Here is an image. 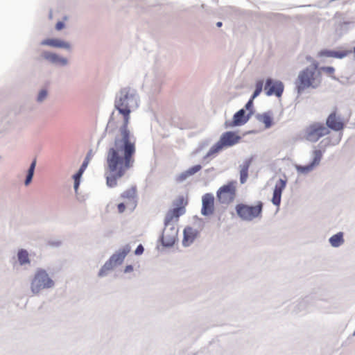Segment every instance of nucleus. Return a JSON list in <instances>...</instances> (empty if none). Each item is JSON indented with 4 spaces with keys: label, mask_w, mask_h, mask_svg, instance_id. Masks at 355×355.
I'll return each mask as SVG.
<instances>
[{
    "label": "nucleus",
    "mask_w": 355,
    "mask_h": 355,
    "mask_svg": "<svg viewBox=\"0 0 355 355\" xmlns=\"http://www.w3.org/2000/svg\"><path fill=\"white\" fill-rule=\"evenodd\" d=\"M140 98L137 91L130 87H122L114 100V109L123 116V123L119 127L120 135L114 139L106 154L105 177L109 188L117 186L118 180L125 174L135 164L136 153L135 139L128 128L130 113L139 107Z\"/></svg>",
    "instance_id": "1"
},
{
    "label": "nucleus",
    "mask_w": 355,
    "mask_h": 355,
    "mask_svg": "<svg viewBox=\"0 0 355 355\" xmlns=\"http://www.w3.org/2000/svg\"><path fill=\"white\" fill-rule=\"evenodd\" d=\"M187 205V201L184 196H179L173 202L174 207L169 209L166 212L164 220V228L158 239L164 248H171L178 241V228L172 220L175 218L178 221L179 218L185 214Z\"/></svg>",
    "instance_id": "2"
},
{
    "label": "nucleus",
    "mask_w": 355,
    "mask_h": 355,
    "mask_svg": "<svg viewBox=\"0 0 355 355\" xmlns=\"http://www.w3.org/2000/svg\"><path fill=\"white\" fill-rule=\"evenodd\" d=\"M241 139L242 137L239 135L237 131L228 130L222 133L218 141L209 148L206 155L202 157L203 165L209 163L208 159L211 155L218 153L223 149L236 145Z\"/></svg>",
    "instance_id": "3"
},
{
    "label": "nucleus",
    "mask_w": 355,
    "mask_h": 355,
    "mask_svg": "<svg viewBox=\"0 0 355 355\" xmlns=\"http://www.w3.org/2000/svg\"><path fill=\"white\" fill-rule=\"evenodd\" d=\"M322 80H316L315 74L309 70V67H305L301 70L294 83L295 90L297 94L295 101L304 90L309 88L317 89L320 86Z\"/></svg>",
    "instance_id": "4"
},
{
    "label": "nucleus",
    "mask_w": 355,
    "mask_h": 355,
    "mask_svg": "<svg viewBox=\"0 0 355 355\" xmlns=\"http://www.w3.org/2000/svg\"><path fill=\"white\" fill-rule=\"evenodd\" d=\"M237 216L243 220L251 221L254 218L261 215L263 211V202L258 201L256 205L245 203H238L235 206Z\"/></svg>",
    "instance_id": "5"
},
{
    "label": "nucleus",
    "mask_w": 355,
    "mask_h": 355,
    "mask_svg": "<svg viewBox=\"0 0 355 355\" xmlns=\"http://www.w3.org/2000/svg\"><path fill=\"white\" fill-rule=\"evenodd\" d=\"M330 133L324 123L321 122H313L308 125L304 130V139L311 143H315L320 138Z\"/></svg>",
    "instance_id": "6"
},
{
    "label": "nucleus",
    "mask_w": 355,
    "mask_h": 355,
    "mask_svg": "<svg viewBox=\"0 0 355 355\" xmlns=\"http://www.w3.org/2000/svg\"><path fill=\"white\" fill-rule=\"evenodd\" d=\"M53 286V281L49 277L46 271L40 270L35 274L31 282V288L34 294H37L42 290L52 288Z\"/></svg>",
    "instance_id": "7"
},
{
    "label": "nucleus",
    "mask_w": 355,
    "mask_h": 355,
    "mask_svg": "<svg viewBox=\"0 0 355 355\" xmlns=\"http://www.w3.org/2000/svg\"><path fill=\"white\" fill-rule=\"evenodd\" d=\"M236 184V181H230L217 190L216 198L220 204L229 205L234 200Z\"/></svg>",
    "instance_id": "8"
},
{
    "label": "nucleus",
    "mask_w": 355,
    "mask_h": 355,
    "mask_svg": "<svg viewBox=\"0 0 355 355\" xmlns=\"http://www.w3.org/2000/svg\"><path fill=\"white\" fill-rule=\"evenodd\" d=\"M162 77L160 74L154 73L145 80L144 87L150 98H153L161 91Z\"/></svg>",
    "instance_id": "9"
},
{
    "label": "nucleus",
    "mask_w": 355,
    "mask_h": 355,
    "mask_svg": "<svg viewBox=\"0 0 355 355\" xmlns=\"http://www.w3.org/2000/svg\"><path fill=\"white\" fill-rule=\"evenodd\" d=\"M284 91V85L282 81L268 77L265 80L264 92L267 96H275L282 97Z\"/></svg>",
    "instance_id": "10"
},
{
    "label": "nucleus",
    "mask_w": 355,
    "mask_h": 355,
    "mask_svg": "<svg viewBox=\"0 0 355 355\" xmlns=\"http://www.w3.org/2000/svg\"><path fill=\"white\" fill-rule=\"evenodd\" d=\"M326 128L329 130H331L335 132H340L338 138L336 140V143L334 145L338 144L341 140L343 132H340L345 128V123L341 119L340 116L336 115V112L335 111L331 112L329 115L327 117L325 121Z\"/></svg>",
    "instance_id": "11"
},
{
    "label": "nucleus",
    "mask_w": 355,
    "mask_h": 355,
    "mask_svg": "<svg viewBox=\"0 0 355 355\" xmlns=\"http://www.w3.org/2000/svg\"><path fill=\"white\" fill-rule=\"evenodd\" d=\"M323 152L321 149H315L312 152V160L306 165L296 164L295 168L298 173L306 175L313 171L315 167L318 166L322 158Z\"/></svg>",
    "instance_id": "12"
},
{
    "label": "nucleus",
    "mask_w": 355,
    "mask_h": 355,
    "mask_svg": "<svg viewBox=\"0 0 355 355\" xmlns=\"http://www.w3.org/2000/svg\"><path fill=\"white\" fill-rule=\"evenodd\" d=\"M251 117L250 114H248L244 110L240 109L233 114L231 120H226L225 121L224 128H232L242 126L247 123Z\"/></svg>",
    "instance_id": "13"
},
{
    "label": "nucleus",
    "mask_w": 355,
    "mask_h": 355,
    "mask_svg": "<svg viewBox=\"0 0 355 355\" xmlns=\"http://www.w3.org/2000/svg\"><path fill=\"white\" fill-rule=\"evenodd\" d=\"M131 247L126 244L116 250L102 266H117L122 264L127 254L130 252Z\"/></svg>",
    "instance_id": "14"
},
{
    "label": "nucleus",
    "mask_w": 355,
    "mask_h": 355,
    "mask_svg": "<svg viewBox=\"0 0 355 355\" xmlns=\"http://www.w3.org/2000/svg\"><path fill=\"white\" fill-rule=\"evenodd\" d=\"M41 57L55 67H64L69 64L67 58L53 51L44 50L41 53Z\"/></svg>",
    "instance_id": "15"
},
{
    "label": "nucleus",
    "mask_w": 355,
    "mask_h": 355,
    "mask_svg": "<svg viewBox=\"0 0 355 355\" xmlns=\"http://www.w3.org/2000/svg\"><path fill=\"white\" fill-rule=\"evenodd\" d=\"M41 46H47L59 49H64L68 52L71 51V44L68 41L58 37H47L40 42Z\"/></svg>",
    "instance_id": "16"
},
{
    "label": "nucleus",
    "mask_w": 355,
    "mask_h": 355,
    "mask_svg": "<svg viewBox=\"0 0 355 355\" xmlns=\"http://www.w3.org/2000/svg\"><path fill=\"white\" fill-rule=\"evenodd\" d=\"M214 196L211 193H206L202 196V216L208 217L214 213Z\"/></svg>",
    "instance_id": "17"
},
{
    "label": "nucleus",
    "mask_w": 355,
    "mask_h": 355,
    "mask_svg": "<svg viewBox=\"0 0 355 355\" xmlns=\"http://www.w3.org/2000/svg\"><path fill=\"white\" fill-rule=\"evenodd\" d=\"M286 184L287 178L285 175L284 178H279L275 183L271 202L276 207H279L281 204L282 192L286 188Z\"/></svg>",
    "instance_id": "18"
},
{
    "label": "nucleus",
    "mask_w": 355,
    "mask_h": 355,
    "mask_svg": "<svg viewBox=\"0 0 355 355\" xmlns=\"http://www.w3.org/2000/svg\"><path fill=\"white\" fill-rule=\"evenodd\" d=\"M351 51L349 50H336L330 49H323L318 51V57L334 58L336 59H343L347 56Z\"/></svg>",
    "instance_id": "19"
},
{
    "label": "nucleus",
    "mask_w": 355,
    "mask_h": 355,
    "mask_svg": "<svg viewBox=\"0 0 355 355\" xmlns=\"http://www.w3.org/2000/svg\"><path fill=\"white\" fill-rule=\"evenodd\" d=\"M198 232L190 226H187L183 230L182 245L188 247L191 245L198 236Z\"/></svg>",
    "instance_id": "20"
},
{
    "label": "nucleus",
    "mask_w": 355,
    "mask_h": 355,
    "mask_svg": "<svg viewBox=\"0 0 355 355\" xmlns=\"http://www.w3.org/2000/svg\"><path fill=\"white\" fill-rule=\"evenodd\" d=\"M202 168V165L198 164L193 165L184 171L182 172L180 175H177L175 178V181L178 183H182L185 181L188 178L195 175L196 173L199 172Z\"/></svg>",
    "instance_id": "21"
},
{
    "label": "nucleus",
    "mask_w": 355,
    "mask_h": 355,
    "mask_svg": "<svg viewBox=\"0 0 355 355\" xmlns=\"http://www.w3.org/2000/svg\"><path fill=\"white\" fill-rule=\"evenodd\" d=\"M256 119L264 125L266 129L270 128L274 124L273 114L270 110L262 114H257Z\"/></svg>",
    "instance_id": "22"
},
{
    "label": "nucleus",
    "mask_w": 355,
    "mask_h": 355,
    "mask_svg": "<svg viewBox=\"0 0 355 355\" xmlns=\"http://www.w3.org/2000/svg\"><path fill=\"white\" fill-rule=\"evenodd\" d=\"M253 161V157L251 156L244 160L242 164L240 165V182L243 184L246 182L248 178L249 168Z\"/></svg>",
    "instance_id": "23"
},
{
    "label": "nucleus",
    "mask_w": 355,
    "mask_h": 355,
    "mask_svg": "<svg viewBox=\"0 0 355 355\" xmlns=\"http://www.w3.org/2000/svg\"><path fill=\"white\" fill-rule=\"evenodd\" d=\"M87 165L82 163L78 170L72 175L73 180V189L76 193H78L80 184L81 183L82 176L87 168Z\"/></svg>",
    "instance_id": "24"
},
{
    "label": "nucleus",
    "mask_w": 355,
    "mask_h": 355,
    "mask_svg": "<svg viewBox=\"0 0 355 355\" xmlns=\"http://www.w3.org/2000/svg\"><path fill=\"white\" fill-rule=\"evenodd\" d=\"M17 259L21 266L31 263L30 254L26 249H18L17 252Z\"/></svg>",
    "instance_id": "25"
},
{
    "label": "nucleus",
    "mask_w": 355,
    "mask_h": 355,
    "mask_svg": "<svg viewBox=\"0 0 355 355\" xmlns=\"http://www.w3.org/2000/svg\"><path fill=\"white\" fill-rule=\"evenodd\" d=\"M344 242V233L343 232H338L329 239V244L334 248L340 247Z\"/></svg>",
    "instance_id": "26"
},
{
    "label": "nucleus",
    "mask_w": 355,
    "mask_h": 355,
    "mask_svg": "<svg viewBox=\"0 0 355 355\" xmlns=\"http://www.w3.org/2000/svg\"><path fill=\"white\" fill-rule=\"evenodd\" d=\"M114 114L115 112L112 111L110 115L108 121L105 126L107 130H110V133H114L118 128L117 121H116L114 119Z\"/></svg>",
    "instance_id": "27"
},
{
    "label": "nucleus",
    "mask_w": 355,
    "mask_h": 355,
    "mask_svg": "<svg viewBox=\"0 0 355 355\" xmlns=\"http://www.w3.org/2000/svg\"><path fill=\"white\" fill-rule=\"evenodd\" d=\"M121 198H127L129 200L137 198V187L132 186L130 189H126L121 194Z\"/></svg>",
    "instance_id": "28"
},
{
    "label": "nucleus",
    "mask_w": 355,
    "mask_h": 355,
    "mask_svg": "<svg viewBox=\"0 0 355 355\" xmlns=\"http://www.w3.org/2000/svg\"><path fill=\"white\" fill-rule=\"evenodd\" d=\"M49 92L46 88H42L41 89L37 94L36 101L37 103H42L48 96Z\"/></svg>",
    "instance_id": "29"
},
{
    "label": "nucleus",
    "mask_w": 355,
    "mask_h": 355,
    "mask_svg": "<svg viewBox=\"0 0 355 355\" xmlns=\"http://www.w3.org/2000/svg\"><path fill=\"white\" fill-rule=\"evenodd\" d=\"M263 83L264 82L262 79H259L255 82V88L252 92L254 95L258 96L260 95L263 91Z\"/></svg>",
    "instance_id": "30"
},
{
    "label": "nucleus",
    "mask_w": 355,
    "mask_h": 355,
    "mask_svg": "<svg viewBox=\"0 0 355 355\" xmlns=\"http://www.w3.org/2000/svg\"><path fill=\"white\" fill-rule=\"evenodd\" d=\"M241 110H244L248 114H250V116H252L254 114V103L252 101H249V100L247 101L245 105L243 108Z\"/></svg>",
    "instance_id": "31"
},
{
    "label": "nucleus",
    "mask_w": 355,
    "mask_h": 355,
    "mask_svg": "<svg viewBox=\"0 0 355 355\" xmlns=\"http://www.w3.org/2000/svg\"><path fill=\"white\" fill-rule=\"evenodd\" d=\"M36 164H37V159H36V157H35L32 160L26 173H28L30 175L31 174L32 175H34Z\"/></svg>",
    "instance_id": "32"
},
{
    "label": "nucleus",
    "mask_w": 355,
    "mask_h": 355,
    "mask_svg": "<svg viewBox=\"0 0 355 355\" xmlns=\"http://www.w3.org/2000/svg\"><path fill=\"white\" fill-rule=\"evenodd\" d=\"M320 71L329 74H333L335 71V68L332 66H322L320 67Z\"/></svg>",
    "instance_id": "33"
},
{
    "label": "nucleus",
    "mask_w": 355,
    "mask_h": 355,
    "mask_svg": "<svg viewBox=\"0 0 355 355\" xmlns=\"http://www.w3.org/2000/svg\"><path fill=\"white\" fill-rule=\"evenodd\" d=\"M47 245L51 248H59L62 245V241L60 240H49L47 241Z\"/></svg>",
    "instance_id": "34"
},
{
    "label": "nucleus",
    "mask_w": 355,
    "mask_h": 355,
    "mask_svg": "<svg viewBox=\"0 0 355 355\" xmlns=\"http://www.w3.org/2000/svg\"><path fill=\"white\" fill-rule=\"evenodd\" d=\"M309 70L313 73L315 74V71L319 69V62L316 60H313L311 64V66H309Z\"/></svg>",
    "instance_id": "35"
},
{
    "label": "nucleus",
    "mask_w": 355,
    "mask_h": 355,
    "mask_svg": "<svg viewBox=\"0 0 355 355\" xmlns=\"http://www.w3.org/2000/svg\"><path fill=\"white\" fill-rule=\"evenodd\" d=\"M66 26L65 22L64 20H60L56 22L55 25V29L57 31H60L64 29Z\"/></svg>",
    "instance_id": "36"
},
{
    "label": "nucleus",
    "mask_w": 355,
    "mask_h": 355,
    "mask_svg": "<svg viewBox=\"0 0 355 355\" xmlns=\"http://www.w3.org/2000/svg\"><path fill=\"white\" fill-rule=\"evenodd\" d=\"M144 252V247L142 244H139L135 250L134 254L137 256L141 255Z\"/></svg>",
    "instance_id": "37"
},
{
    "label": "nucleus",
    "mask_w": 355,
    "mask_h": 355,
    "mask_svg": "<svg viewBox=\"0 0 355 355\" xmlns=\"http://www.w3.org/2000/svg\"><path fill=\"white\" fill-rule=\"evenodd\" d=\"M107 134H110V130H107V128L105 127L104 131L103 132L102 135H101L99 139L97 141V146H96L97 148H98L100 144L103 140V139L106 137Z\"/></svg>",
    "instance_id": "38"
},
{
    "label": "nucleus",
    "mask_w": 355,
    "mask_h": 355,
    "mask_svg": "<svg viewBox=\"0 0 355 355\" xmlns=\"http://www.w3.org/2000/svg\"><path fill=\"white\" fill-rule=\"evenodd\" d=\"M92 156V149H89V151L87 152L83 163H85V164L88 166Z\"/></svg>",
    "instance_id": "39"
},
{
    "label": "nucleus",
    "mask_w": 355,
    "mask_h": 355,
    "mask_svg": "<svg viewBox=\"0 0 355 355\" xmlns=\"http://www.w3.org/2000/svg\"><path fill=\"white\" fill-rule=\"evenodd\" d=\"M34 175H32L31 174L26 173V178L24 180V185L28 186L33 181Z\"/></svg>",
    "instance_id": "40"
},
{
    "label": "nucleus",
    "mask_w": 355,
    "mask_h": 355,
    "mask_svg": "<svg viewBox=\"0 0 355 355\" xmlns=\"http://www.w3.org/2000/svg\"><path fill=\"white\" fill-rule=\"evenodd\" d=\"M330 143V139L329 138H325L324 139H322L318 144V147L320 148H322V147H326L327 146H328Z\"/></svg>",
    "instance_id": "41"
},
{
    "label": "nucleus",
    "mask_w": 355,
    "mask_h": 355,
    "mask_svg": "<svg viewBox=\"0 0 355 355\" xmlns=\"http://www.w3.org/2000/svg\"><path fill=\"white\" fill-rule=\"evenodd\" d=\"M126 206L124 202H120L117 205V209L119 214H122L125 210Z\"/></svg>",
    "instance_id": "42"
},
{
    "label": "nucleus",
    "mask_w": 355,
    "mask_h": 355,
    "mask_svg": "<svg viewBox=\"0 0 355 355\" xmlns=\"http://www.w3.org/2000/svg\"><path fill=\"white\" fill-rule=\"evenodd\" d=\"M352 23V21H340L339 22V26L340 28H343L344 26H347L351 24Z\"/></svg>",
    "instance_id": "43"
},
{
    "label": "nucleus",
    "mask_w": 355,
    "mask_h": 355,
    "mask_svg": "<svg viewBox=\"0 0 355 355\" xmlns=\"http://www.w3.org/2000/svg\"><path fill=\"white\" fill-rule=\"evenodd\" d=\"M322 71H320V67L319 68V69L315 71V78H316V80H322Z\"/></svg>",
    "instance_id": "44"
},
{
    "label": "nucleus",
    "mask_w": 355,
    "mask_h": 355,
    "mask_svg": "<svg viewBox=\"0 0 355 355\" xmlns=\"http://www.w3.org/2000/svg\"><path fill=\"white\" fill-rule=\"evenodd\" d=\"M215 171V168L214 167H210V168L205 169L204 173L207 174V173H211L212 171Z\"/></svg>",
    "instance_id": "45"
},
{
    "label": "nucleus",
    "mask_w": 355,
    "mask_h": 355,
    "mask_svg": "<svg viewBox=\"0 0 355 355\" xmlns=\"http://www.w3.org/2000/svg\"><path fill=\"white\" fill-rule=\"evenodd\" d=\"M258 96L257 95H254L253 93L251 94L250 98L248 99L249 101H252V103H254V100L257 98Z\"/></svg>",
    "instance_id": "46"
},
{
    "label": "nucleus",
    "mask_w": 355,
    "mask_h": 355,
    "mask_svg": "<svg viewBox=\"0 0 355 355\" xmlns=\"http://www.w3.org/2000/svg\"><path fill=\"white\" fill-rule=\"evenodd\" d=\"M257 132L254 130H249L248 132H246L245 133L243 134V136L246 135H250V134H256Z\"/></svg>",
    "instance_id": "47"
},
{
    "label": "nucleus",
    "mask_w": 355,
    "mask_h": 355,
    "mask_svg": "<svg viewBox=\"0 0 355 355\" xmlns=\"http://www.w3.org/2000/svg\"><path fill=\"white\" fill-rule=\"evenodd\" d=\"M216 26L218 28H220L223 26V22L222 21H218V22H216Z\"/></svg>",
    "instance_id": "48"
},
{
    "label": "nucleus",
    "mask_w": 355,
    "mask_h": 355,
    "mask_svg": "<svg viewBox=\"0 0 355 355\" xmlns=\"http://www.w3.org/2000/svg\"><path fill=\"white\" fill-rule=\"evenodd\" d=\"M350 51H351V53H353L354 60H355V46L353 47L352 50Z\"/></svg>",
    "instance_id": "49"
},
{
    "label": "nucleus",
    "mask_w": 355,
    "mask_h": 355,
    "mask_svg": "<svg viewBox=\"0 0 355 355\" xmlns=\"http://www.w3.org/2000/svg\"><path fill=\"white\" fill-rule=\"evenodd\" d=\"M132 268L127 267V268H125V272H129V271L132 270Z\"/></svg>",
    "instance_id": "50"
},
{
    "label": "nucleus",
    "mask_w": 355,
    "mask_h": 355,
    "mask_svg": "<svg viewBox=\"0 0 355 355\" xmlns=\"http://www.w3.org/2000/svg\"><path fill=\"white\" fill-rule=\"evenodd\" d=\"M331 78L332 80H338V78H336V77L335 76H334V75H332V76H331Z\"/></svg>",
    "instance_id": "51"
},
{
    "label": "nucleus",
    "mask_w": 355,
    "mask_h": 355,
    "mask_svg": "<svg viewBox=\"0 0 355 355\" xmlns=\"http://www.w3.org/2000/svg\"><path fill=\"white\" fill-rule=\"evenodd\" d=\"M63 19H64V20H66V19H67V16H64V17H63Z\"/></svg>",
    "instance_id": "52"
},
{
    "label": "nucleus",
    "mask_w": 355,
    "mask_h": 355,
    "mask_svg": "<svg viewBox=\"0 0 355 355\" xmlns=\"http://www.w3.org/2000/svg\"><path fill=\"white\" fill-rule=\"evenodd\" d=\"M125 266L129 267V266H132V265H128H128H126Z\"/></svg>",
    "instance_id": "53"
},
{
    "label": "nucleus",
    "mask_w": 355,
    "mask_h": 355,
    "mask_svg": "<svg viewBox=\"0 0 355 355\" xmlns=\"http://www.w3.org/2000/svg\"><path fill=\"white\" fill-rule=\"evenodd\" d=\"M102 272H103V270H101V272H100V275H101V274H102Z\"/></svg>",
    "instance_id": "54"
}]
</instances>
